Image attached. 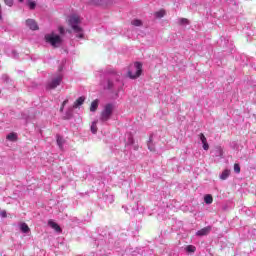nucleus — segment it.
Instances as JSON below:
<instances>
[{"instance_id":"nucleus-26","label":"nucleus","mask_w":256,"mask_h":256,"mask_svg":"<svg viewBox=\"0 0 256 256\" xmlns=\"http://www.w3.org/2000/svg\"><path fill=\"white\" fill-rule=\"evenodd\" d=\"M148 149L149 151H155V146L153 145V140L151 139V137L148 141Z\"/></svg>"},{"instance_id":"nucleus-25","label":"nucleus","mask_w":256,"mask_h":256,"mask_svg":"<svg viewBox=\"0 0 256 256\" xmlns=\"http://www.w3.org/2000/svg\"><path fill=\"white\" fill-rule=\"evenodd\" d=\"M73 117V107H70L66 112V118L71 119Z\"/></svg>"},{"instance_id":"nucleus-22","label":"nucleus","mask_w":256,"mask_h":256,"mask_svg":"<svg viewBox=\"0 0 256 256\" xmlns=\"http://www.w3.org/2000/svg\"><path fill=\"white\" fill-rule=\"evenodd\" d=\"M6 139H8V141H15L17 139V134L16 133H10L7 135Z\"/></svg>"},{"instance_id":"nucleus-8","label":"nucleus","mask_w":256,"mask_h":256,"mask_svg":"<svg viewBox=\"0 0 256 256\" xmlns=\"http://www.w3.org/2000/svg\"><path fill=\"white\" fill-rule=\"evenodd\" d=\"M26 25L29 27V29H31V31H37L39 29V26L34 19H27Z\"/></svg>"},{"instance_id":"nucleus-38","label":"nucleus","mask_w":256,"mask_h":256,"mask_svg":"<svg viewBox=\"0 0 256 256\" xmlns=\"http://www.w3.org/2000/svg\"><path fill=\"white\" fill-rule=\"evenodd\" d=\"M32 87H35V83H33Z\"/></svg>"},{"instance_id":"nucleus-14","label":"nucleus","mask_w":256,"mask_h":256,"mask_svg":"<svg viewBox=\"0 0 256 256\" xmlns=\"http://www.w3.org/2000/svg\"><path fill=\"white\" fill-rule=\"evenodd\" d=\"M83 103H85V97L81 96L74 102L73 109H77V107H81Z\"/></svg>"},{"instance_id":"nucleus-31","label":"nucleus","mask_w":256,"mask_h":256,"mask_svg":"<svg viewBox=\"0 0 256 256\" xmlns=\"http://www.w3.org/2000/svg\"><path fill=\"white\" fill-rule=\"evenodd\" d=\"M1 79H2V81H9V76L7 75V74H3L2 76H1Z\"/></svg>"},{"instance_id":"nucleus-19","label":"nucleus","mask_w":256,"mask_h":256,"mask_svg":"<svg viewBox=\"0 0 256 256\" xmlns=\"http://www.w3.org/2000/svg\"><path fill=\"white\" fill-rule=\"evenodd\" d=\"M26 4L31 11H33V9H35L37 7V3L32 0H28Z\"/></svg>"},{"instance_id":"nucleus-5","label":"nucleus","mask_w":256,"mask_h":256,"mask_svg":"<svg viewBox=\"0 0 256 256\" xmlns=\"http://www.w3.org/2000/svg\"><path fill=\"white\" fill-rule=\"evenodd\" d=\"M113 115V104H106L104 107V110L101 113V121H109L111 119V116Z\"/></svg>"},{"instance_id":"nucleus-23","label":"nucleus","mask_w":256,"mask_h":256,"mask_svg":"<svg viewBox=\"0 0 256 256\" xmlns=\"http://www.w3.org/2000/svg\"><path fill=\"white\" fill-rule=\"evenodd\" d=\"M186 251H187V253H195V251H197V248L193 245H188L186 247Z\"/></svg>"},{"instance_id":"nucleus-29","label":"nucleus","mask_w":256,"mask_h":256,"mask_svg":"<svg viewBox=\"0 0 256 256\" xmlns=\"http://www.w3.org/2000/svg\"><path fill=\"white\" fill-rule=\"evenodd\" d=\"M234 171L236 173H241V166L238 163L234 164Z\"/></svg>"},{"instance_id":"nucleus-2","label":"nucleus","mask_w":256,"mask_h":256,"mask_svg":"<svg viewBox=\"0 0 256 256\" xmlns=\"http://www.w3.org/2000/svg\"><path fill=\"white\" fill-rule=\"evenodd\" d=\"M119 81V75L117 73L107 74L106 81L101 82V86L103 89H108L109 91H113L115 89V82Z\"/></svg>"},{"instance_id":"nucleus-34","label":"nucleus","mask_w":256,"mask_h":256,"mask_svg":"<svg viewBox=\"0 0 256 256\" xmlns=\"http://www.w3.org/2000/svg\"><path fill=\"white\" fill-rule=\"evenodd\" d=\"M1 217H4V218L7 217V212L6 211H2L1 212Z\"/></svg>"},{"instance_id":"nucleus-33","label":"nucleus","mask_w":256,"mask_h":256,"mask_svg":"<svg viewBox=\"0 0 256 256\" xmlns=\"http://www.w3.org/2000/svg\"><path fill=\"white\" fill-rule=\"evenodd\" d=\"M12 55L15 59H17V57H19V54L17 53V51L13 50L12 51Z\"/></svg>"},{"instance_id":"nucleus-1","label":"nucleus","mask_w":256,"mask_h":256,"mask_svg":"<svg viewBox=\"0 0 256 256\" xmlns=\"http://www.w3.org/2000/svg\"><path fill=\"white\" fill-rule=\"evenodd\" d=\"M68 22L70 27L76 34V37H78V39H83V37H85V34L83 33V28L79 26L81 24V17H79L76 14H73L69 17Z\"/></svg>"},{"instance_id":"nucleus-36","label":"nucleus","mask_w":256,"mask_h":256,"mask_svg":"<svg viewBox=\"0 0 256 256\" xmlns=\"http://www.w3.org/2000/svg\"><path fill=\"white\" fill-rule=\"evenodd\" d=\"M23 1H25V0H19L20 3H23Z\"/></svg>"},{"instance_id":"nucleus-18","label":"nucleus","mask_w":256,"mask_h":256,"mask_svg":"<svg viewBox=\"0 0 256 256\" xmlns=\"http://www.w3.org/2000/svg\"><path fill=\"white\" fill-rule=\"evenodd\" d=\"M204 202L206 203V205H211V203H213V196H211L210 194L205 195Z\"/></svg>"},{"instance_id":"nucleus-17","label":"nucleus","mask_w":256,"mask_h":256,"mask_svg":"<svg viewBox=\"0 0 256 256\" xmlns=\"http://www.w3.org/2000/svg\"><path fill=\"white\" fill-rule=\"evenodd\" d=\"M97 107H99V100H94V101L91 103L90 111H91L92 113H94V111H97Z\"/></svg>"},{"instance_id":"nucleus-13","label":"nucleus","mask_w":256,"mask_h":256,"mask_svg":"<svg viewBox=\"0 0 256 256\" xmlns=\"http://www.w3.org/2000/svg\"><path fill=\"white\" fill-rule=\"evenodd\" d=\"M56 143H57L59 149H61V151H63V145H65V139H63L62 136L57 135L56 136Z\"/></svg>"},{"instance_id":"nucleus-4","label":"nucleus","mask_w":256,"mask_h":256,"mask_svg":"<svg viewBox=\"0 0 256 256\" xmlns=\"http://www.w3.org/2000/svg\"><path fill=\"white\" fill-rule=\"evenodd\" d=\"M46 43H50L52 47H60L61 43H63V39L61 36L54 34L53 32L45 35Z\"/></svg>"},{"instance_id":"nucleus-20","label":"nucleus","mask_w":256,"mask_h":256,"mask_svg":"<svg viewBox=\"0 0 256 256\" xmlns=\"http://www.w3.org/2000/svg\"><path fill=\"white\" fill-rule=\"evenodd\" d=\"M154 15H155L156 19H161V18L165 17V10H160L158 12H155Z\"/></svg>"},{"instance_id":"nucleus-21","label":"nucleus","mask_w":256,"mask_h":256,"mask_svg":"<svg viewBox=\"0 0 256 256\" xmlns=\"http://www.w3.org/2000/svg\"><path fill=\"white\" fill-rule=\"evenodd\" d=\"M90 129H91V133H93V135H95L97 133V121L92 122Z\"/></svg>"},{"instance_id":"nucleus-32","label":"nucleus","mask_w":256,"mask_h":256,"mask_svg":"<svg viewBox=\"0 0 256 256\" xmlns=\"http://www.w3.org/2000/svg\"><path fill=\"white\" fill-rule=\"evenodd\" d=\"M59 33H60V35H65V28H63V27H59Z\"/></svg>"},{"instance_id":"nucleus-11","label":"nucleus","mask_w":256,"mask_h":256,"mask_svg":"<svg viewBox=\"0 0 256 256\" xmlns=\"http://www.w3.org/2000/svg\"><path fill=\"white\" fill-rule=\"evenodd\" d=\"M48 225H49V227L54 229L56 231V233H61V226H59V224H57L53 220H49Z\"/></svg>"},{"instance_id":"nucleus-12","label":"nucleus","mask_w":256,"mask_h":256,"mask_svg":"<svg viewBox=\"0 0 256 256\" xmlns=\"http://www.w3.org/2000/svg\"><path fill=\"white\" fill-rule=\"evenodd\" d=\"M126 145H133L135 140L133 139V134L131 132L126 133L125 135Z\"/></svg>"},{"instance_id":"nucleus-7","label":"nucleus","mask_w":256,"mask_h":256,"mask_svg":"<svg viewBox=\"0 0 256 256\" xmlns=\"http://www.w3.org/2000/svg\"><path fill=\"white\" fill-rule=\"evenodd\" d=\"M87 3L89 5H98L100 7H107L109 5L107 0H88Z\"/></svg>"},{"instance_id":"nucleus-6","label":"nucleus","mask_w":256,"mask_h":256,"mask_svg":"<svg viewBox=\"0 0 256 256\" xmlns=\"http://www.w3.org/2000/svg\"><path fill=\"white\" fill-rule=\"evenodd\" d=\"M62 81L63 75H58L56 78H53L52 81L47 84V89H56V87H59V85H61Z\"/></svg>"},{"instance_id":"nucleus-27","label":"nucleus","mask_w":256,"mask_h":256,"mask_svg":"<svg viewBox=\"0 0 256 256\" xmlns=\"http://www.w3.org/2000/svg\"><path fill=\"white\" fill-rule=\"evenodd\" d=\"M178 23H179L180 25H188V24H189V20H187V18H180V19L178 20Z\"/></svg>"},{"instance_id":"nucleus-24","label":"nucleus","mask_w":256,"mask_h":256,"mask_svg":"<svg viewBox=\"0 0 256 256\" xmlns=\"http://www.w3.org/2000/svg\"><path fill=\"white\" fill-rule=\"evenodd\" d=\"M131 23L134 27H141V25H143V22L139 19H134Z\"/></svg>"},{"instance_id":"nucleus-28","label":"nucleus","mask_w":256,"mask_h":256,"mask_svg":"<svg viewBox=\"0 0 256 256\" xmlns=\"http://www.w3.org/2000/svg\"><path fill=\"white\" fill-rule=\"evenodd\" d=\"M68 103H69L68 99L63 101L62 106L60 108V113H63V110L65 109V105H67Z\"/></svg>"},{"instance_id":"nucleus-15","label":"nucleus","mask_w":256,"mask_h":256,"mask_svg":"<svg viewBox=\"0 0 256 256\" xmlns=\"http://www.w3.org/2000/svg\"><path fill=\"white\" fill-rule=\"evenodd\" d=\"M230 175H231V170L226 169L221 173L220 179H222V181H225V179H227Z\"/></svg>"},{"instance_id":"nucleus-3","label":"nucleus","mask_w":256,"mask_h":256,"mask_svg":"<svg viewBox=\"0 0 256 256\" xmlns=\"http://www.w3.org/2000/svg\"><path fill=\"white\" fill-rule=\"evenodd\" d=\"M141 73H143V64H141V62H135L134 65L129 68L128 77L130 79H139Z\"/></svg>"},{"instance_id":"nucleus-10","label":"nucleus","mask_w":256,"mask_h":256,"mask_svg":"<svg viewBox=\"0 0 256 256\" xmlns=\"http://www.w3.org/2000/svg\"><path fill=\"white\" fill-rule=\"evenodd\" d=\"M199 138H200V141L203 145V150L204 151H209V143H207V138L205 137V134L200 133Z\"/></svg>"},{"instance_id":"nucleus-30","label":"nucleus","mask_w":256,"mask_h":256,"mask_svg":"<svg viewBox=\"0 0 256 256\" xmlns=\"http://www.w3.org/2000/svg\"><path fill=\"white\" fill-rule=\"evenodd\" d=\"M5 5L8 7H13V0H4Z\"/></svg>"},{"instance_id":"nucleus-9","label":"nucleus","mask_w":256,"mask_h":256,"mask_svg":"<svg viewBox=\"0 0 256 256\" xmlns=\"http://www.w3.org/2000/svg\"><path fill=\"white\" fill-rule=\"evenodd\" d=\"M211 233V226H207L202 228L201 230H198L196 232L197 237H205V235H209Z\"/></svg>"},{"instance_id":"nucleus-35","label":"nucleus","mask_w":256,"mask_h":256,"mask_svg":"<svg viewBox=\"0 0 256 256\" xmlns=\"http://www.w3.org/2000/svg\"><path fill=\"white\" fill-rule=\"evenodd\" d=\"M139 149V146H134V151H137Z\"/></svg>"},{"instance_id":"nucleus-37","label":"nucleus","mask_w":256,"mask_h":256,"mask_svg":"<svg viewBox=\"0 0 256 256\" xmlns=\"http://www.w3.org/2000/svg\"><path fill=\"white\" fill-rule=\"evenodd\" d=\"M59 71H63V68H59Z\"/></svg>"},{"instance_id":"nucleus-16","label":"nucleus","mask_w":256,"mask_h":256,"mask_svg":"<svg viewBox=\"0 0 256 256\" xmlns=\"http://www.w3.org/2000/svg\"><path fill=\"white\" fill-rule=\"evenodd\" d=\"M20 230L22 233H29L31 231L27 223L20 224Z\"/></svg>"}]
</instances>
